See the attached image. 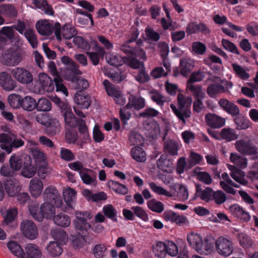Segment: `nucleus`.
<instances>
[{
  "label": "nucleus",
  "instance_id": "obj_1",
  "mask_svg": "<svg viewBox=\"0 0 258 258\" xmlns=\"http://www.w3.org/2000/svg\"><path fill=\"white\" fill-rule=\"evenodd\" d=\"M118 48L128 56L139 57L142 59H146L145 51L139 47L137 44L134 45L131 42V41H126L123 43L119 44Z\"/></svg>",
  "mask_w": 258,
  "mask_h": 258
},
{
  "label": "nucleus",
  "instance_id": "obj_2",
  "mask_svg": "<svg viewBox=\"0 0 258 258\" xmlns=\"http://www.w3.org/2000/svg\"><path fill=\"white\" fill-rule=\"evenodd\" d=\"M55 35L58 41H61V35L66 39H71L77 34V31L75 27L71 23H66L62 29L59 23L55 24Z\"/></svg>",
  "mask_w": 258,
  "mask_h": 258
},
{
  "label": "nucleus",
  "instance_id": "obj_3",
  "mask_svg": "<svg viewBox=\"0 0 258 258\" xmlns=\"http://www.w3.org/2000/svg\"><path fill=\"white\" fill-rule=\"evenodd\" d=\"M45 202L55 205L56 208H59L62 204V198L56 188L50 185L44 190L43 194Z\"/></svg>",
  "mask_w": 258,
  "mask_h": 258
},
{
  "label": "nucleus",
  "instance_id": "obj_4",
  "mask_svg": "<svg viewBox=\"0 0 258 258\" xmlns=\"http://www.w3.org/2000/svg\"><path fill=\"white\" fill-rule=\"evenodd\" d=\"M11 75L19 83L22 84H30L33 81L32 73L28 70L21 67L12 69Z\"/></svg>",
  "mask_w": 258,
  "mask_h": 258
},
{
  "label": "nucleus",
  "instance_id": "obj_5",
  "mask_svg": "<svg viewBox=\"0 0 258 258\" xmlns=\"http://www.w3.org/2000/svg\"><path fill=\"white\" fill-rule=\"evenodd\" d=\"M61 61L64 65L67 66L66 74L67 75V74H69L67 76L68 79L75 80L76 79L75 75L82 74L81 71L79 69V66L68 56H62Z\"/></svg>",
  "mask_w": 258,
  "mask_h": 258
},
{
  "label": "nucleus",
  "instance_id": "obj_6",
  "mask_svg": "<svg viewBox=\"0 0 258 258\" xmlns=\"http://www.w3.org/2000/svg\"><path fill=\"white\" fill-rule=\"evenodd\" d=\"M215 244L217 252L224 256H228L233 251L232 242L222 236L217 238Z\"/></svg>",
  "mask_w": 258,
  "mask_h": 258
},
{
  "label": "nucleus",
  "instance_id": "obj_7",
  "mask_svg": "<svg viewBox=\"0 0 258 258\" xmlns=\"http://www.w3.org/2000/svg\"><path fill=\"white\" fill-rule=\"evenodd\" d=\"M38 91L51 92L54 90V81L47 75L40 73L38 76Z\"/></svg>",
  "mask_w": 258,
  "mask_h": 258
},
{
  "label": "nucleus",
  "instance_id": "obj_8",
  "mask_svg": "<svg viewBox=\"0 0 258 258\" xmlns=\"http://www.w3.org/2000/svg\"><path fill=\"white\" fill-rule=\"evenodd\" d=\"M21 228L24 236L30 239H35L38 235L37 226L30 220L23 221Z\"/></svg>",
  "mask_w": 258,
  "mask_h": 258
},
{
  "label": "nucleus",
  "instance_id": "obj_9",
  "mask_svg": "<svg viewBox=\"0 0 258 258\" xmlns=\"http://www.w3.org/2000/svg\"><path fill=\"white\" fill-rule=\"evenodd\" d=\"M29 155L26 154H12L9 159V165L16 172L20 171L23 167L24 162L27 160Z\"/></svg>",
  "mask_w": 258,
  "mask_h": 258
},
{
  "label": "nucleus",
  "instance_id": "obj_10",
  "mask_svg": "<svg viewBox=\"0 0 258 258\" xmlns=\"http://www.w3.org/2000/svg\"><path fill=\"white\" fill-rule=\"evenodd\" d=\"M235 146L238 151L244 155H255L257 154V148L249 142L244 140L237 141Z\"/></svg>",
  "mask_w": 258,
  "mask_h": 258
},
{
  "label": "nucleus",
  "instance_id": "obj_11",
  "mask_svg": "<svg viewBox=\"0 0 258 258\" xmlns=\"http://www.w3.org/2000/svg\"><path fill=\"white\" fill-rule=\"evenodd\" d=\"M218 104L223 110L232 117L238 115L240 113L238 107L227 99H220L218 101Z\"/></svg>",
  "mask_w": 258,
  "mask_h": 258
},
{
  "label": "nucleus",
  "instance_id": "obj_12",
  "mask_svg": "<svg viewBox=\"0 0 258 258\" xmlns=\"http://www.w3.org/2000/svg\"><path fill=\"white\" fill-rule=\"evenodd\" d=\"M74 101L79 107L87 109L90 105V96L84 90L77 92L74 96Z\"/></svg>",
  "mask_w": 258,
  "mask_h": 258
},
{
  "label": "nucleus",
  "instance_id": "obj_13",
  "mask_svg": "<svg viewBox=\"0 0 258 258\" xmlns=\"http://www.w3.org/2000/svg\"><path fill=\"white\" fill-rule=\"evenodd\" d=\"M207 125L212 128H219L225 124V118L214 113H209L205 115Z\"/></svg>",
  "mask_w": 258,
  "mask_h": 258
},
{
  "label": "nucleus",
  "instance_id": "obj_14",
  "mask_svg": "<svg viewBox=\"0 0 258 258\" xmlns=\"http://www.w3.org/2000/svg\"><path fill=\"white\" fill-rule=\"evenodd\" d=\"M0 84L2 88L7 91H12L17 87L16 81L6 72L0 73Z\"/></svg>",
  "mask_w": 258,
  "mask_h": 258
},
{
  "label": "nucleus",
  "instance_id": "obj_15",
  "mask_svg": "<svg viewBox=\"0 0 258 258\" xmlns=\"http://www.w3.org/2000/svg\"><path fill=\"white\" fill-rule=\"evenodd\" d=\"M42 252L38 246L35 244H27L21 258H41Z\"/></svg>",
  "mask_w": 258,
  "mask_h": 258
},
{
  "label": "nucleus",
  "instance_id": "obj_16",
  "mask_svg": "<svg viewBox=\"0 0 258 258\" xmlns=\"http://www.w3.org/2000/svg\"><path fill=\"white\" fill-rule=\"evenodd\" d=\"M166 135L165 134L162 139L163 141H164L163 145L164 152L170 156L177 155L179 150L178 143L171 139H167L165 141Z\"/></svg>",
  "mask_w": 258,
  "mask_h": 258
},
{
  "label": "nucleus",
  "instance_id": "obj_17",
  "mask_svg": "<svg viewBox=\"0 0 258 258\" xmlns=\"http://www.w3.org/2000/svg\"><path fill=\"white\" fill-rule=\"evenodd\" d=\"M27 160L28 161L24 162L21 173L25 177L31 178L35 174L37 171V166L32 164V158L30 155L28 156Z\"/></svg>",
  "mask_w": 258,
  "mask_h": 258
},
{
  "label": "nucleus",
  "instance_id": "obj_18",
  "mask_svg": "<svg viewBox=\"0 0 258 258\" xmlns=\"http://www.w3.org/2000/svg\"><path fill=\"white\" fill-rule=\"evenodd\" d=\"M38 32L43 36H49L52 34L53 26L46 20H39L36 24Z\"/></svg>",
  "mask_w": 258,
  "mask_h": 258
},
{
  "label": "nucleus",
  "instance_id": "obj_19",
  "mask_svg": "<svg viewBox=\"0 0 258 258\" xmlns=\"http://www.w3.org/2000/svg\"><path fill=\"white\" fill-rule=\"evenodd\" d=\"M187 240L189 245L198 252L202 250L201 246L203 240L200 234L191 232L187 235Z\"/></svg>",
  "mask_w": 258,
  "mask_h": 258
},
{
  "label": "nucleus",
  "instance_id": "obj_20",
  "mask_svg": "<svg viewBox=\"0 0 258 258\" xmlns=\"http://www.w3.org/2000/svg\"><path fill=\"white\" fill-rule=\"evenodd\" d=\"M5 190L11 197L16 196L20 189L19 183L15 178L7 179L4 182Z\"/></svg>",
  "mask_w": 258,
  "mask_h": 258
},
{
  "label": "nucleus",
  "instance_id": "obj_21",
  "mask_svg": "<svg viewBox=\"0 0 258 258\" xmlns=\"http://www.w3.org/2000/svg\"><path fill=\"white\" fill-rule=\"evenodd\" d=\"M196 195L200 197L201 199L206 202L212 201V195L214 190L209 187H207L203 189L202 186L199 184H196Z\"/></svg>",
  "mask_w": 258,
  "mask_h": 258
},
{
  "label": "nucleus",
  "instance_id": "obj_22",
  "mask_svg": "<svg viewBox=\"0 0 258 258\" xmlns=\"http://www.w3.org/2000/svg\"><path fill=\"white\" fill-rule=\"evenodd\" d=\"M77 220L74 222L78 234L86 235L87 229L91 228V225L87 222V219L79 215L76 216Z\"/></svg>",
  "mask_w": 258,
  "mask_h": 258
},
{
  "label": "nucleus",
  "instance_id": "obj_23",
  "mask_svg": "<svg viewBox=\"0 0 258 258\" xmlns=\"http://www.w3.org/2000/svg\"><path fill=\"white\" fill-rule=\"evenodd\" d=\"M228 168L231 171L230 176L236 182L245 185L248 181L244 179V173L234 166L228 165Z\"/></svg>",
  "mask_w": 258,
  "mask_h": 258
},
{
  "label": "nucleus",
  "instance_id": "obj_24",
  "mask_svg": "<svg viewBox=\"0 0 258 258\" xmlns=\"http://www.w3.org/2000/svg\"><path fill=\"white\" fill-rule=\"evenodd\" d=\"M55 205L44 202L42 204L40 208V213L43 216V219L45 218L46 219H51L55 215Z\"/></svg>",
  "mask_w": 258,
  "mask_h": 258
},
{
  "label": "nucleus",
  "instance_id": "obj_25",
  "mask_svg": "<svg viewBox=\"0 0 258 258\" xmlns=\"http://www.w3.org/2000/svg\"><path fill=\"white\" fill-rule=\"evenodd\" d=\"M80 176L83 182L87 185L95 184L96 176L92 170L84 168L83 172H80Z\"/></svg>",
  "mask_w": 258,
  "mask_h": 258
},
{
  "label": "nucleus",
  "instance_id": "obj_26",
  "mask_svg": "<svg viewBox=\"0 0 258 258\" xmlns=\"http://www.w3.org/2000/svg\"><path fill=\"white\" fill-rule=\"evenodd\" d=\"M160 128L156 122H150L146 126L145 134L149 139H156L160 134Z\"/></svg>",
  "mask_w": 258,
  "mask_h": 258
},
{
  "label": "nucleus",
  "instance_id": "obj_27",
  "mask_svg": "<svg viewBox=\"0 0 258 258\" xmlns=\"http://www.w3.org/2000/svg\"><path fill=\"white\" fill-rule=\"evenodd\" d=\"M30 191L32 196L38 197L42 191L43 183L42 181L37 178H32L30 183Z\"/></svg>",
  "mask_w": 258,
  "mask_h": 258
},
{
  "label": "nucleus",
  "instance_id": "obj_28",
  "mask_svg": "<svg viewBox=\"0 0 258 258\" xmlns=\"http://www.w3.org/2000/svg\"><path fill=\"white\" fill-rule=\"evenodd\" d=\"M145 106V100L141 97L131 95L128 98V102L126 104L127 108H134L137 110L143 108Z\"/></svg>",
  "mask_w": 258,
  "mask_h": 258
},
{
  "label": "nucleus",
  "instance_id": "obj_29",
  "mask_svg": "<svg viewBox=\"0 0 258 258\" xmlns=\"http://www.w3.org/2000/svg\"><path fill=\"white\" fill-rule=\"evenodd\" d=\"M227 89L220 83H213L207 88V93L209 97L215 98L217 95L226 92Z\"/></svg>",
  "mask_w": 258,
  "mask_h": 258
},
{
  "label": "nucleus",
  "instance_id": "obj_30",
  "mask_svg": "<svg viewBox=\"0 0 258 258\" xmlns=\"http://www.w3.org/2000/svg\"><path fill=\"white\" fill-rule=\"evenodd\" d=\"M170 107L179 120L184 124L186 123V119L189 118L191 116L190 110H182L178 105L177 108L174 104H171Z\"/></svg>",
  "mask_w": 258,
  "mask_h": 258
},
{
  "label": "nucleus",
  "instance_id": "obj_31",
  "mask_svg": "<svg viewBox=\"0 0 258 258\" xmlns=\"http://www.w3.org/2000/svg\"><path fill=\"white\" fill-rule=\"evenodd\" d=\"M181 67L180 74L183 76H187L191 73L195 63L193 60L187 58H182L180 61Z\"/></svg>",
  "mask_w": 258,
  "mask_h": 258
},
{
  "label": "nucleus",
  "instance_id": "obj_32",
  "mask_svg": "<svg viewBox=\"0 0 258 258\" xmlns=\"http://www.w3.org/2000/svg\"><path fill=\"white\" fill-rule=\"evenodd\" d=\"M234 118L236 124V128L238 130H246L250 126L251 124L249 119L242 114H238Z\"/></svg>",
  "mask_w": 258,
  "mask_h": 258
},
{
  "label": "nucleus",
  "instance_id": "obj_33",
  "mask_svg": "<svg viewBox=\"0 0 258 258\" xmlns=\"http://www.w3.org/2000/svg\"><path fill=\"white\" fill-rule=\"evenodd\" d=\"M107 186L117 194L125 195L128 192V189L127 186L113 180L108 181Z\"/></svg>",
  "mask_w": 258,
  "mask_h": 258
},
{
  "label": "nucleus",
  "instance_id": "obj_34",
  "mask_svg": "<svg viewBox=\"0 0 258 258\" xmlns=\"http://www.w3.org/2000/svg\"><path fill=\"white\" fill-rule=\"evenodd\" d=\"M24 145V141L21 138L16 136L11 137V141L9 142L8 146H4L6 149V153L8 154L11 153L13 150L17 149Z\"/></svg>",
  "mask_w": 258,
  "mask_h": 258
},
{
  "label": "nucleus",
  "instance_id": "obj_35",
  "mask_svg": "<svg viewBox=\"0 0 258 258\" xmlns=\"http://www.w3.org/2000/svg\"><path fill=\"white\" fill-rule=\"evenodd\" d=\"M46 249L53 257L60 255L63 251L62 245L58 241H50L46 247Z\"/></svg>",
  "mask_w": 258,
  "mask_h": 258
},
{
  "label": "nucleus",
  "instance_id": "obj_36",
  "mask_svg": "<svg viewBox=\"0 0 258 258\" xmlns=\"http://www.w3.org/2000/svg\"><path fill=\"white\" fill-rule=\"evenodd\" d=\"M5 63L8 66H13L19 62V56L16 52L12 50H8L4 55Z\"/></svg>",
  "mask_w": 258,
  "mask_h": 258
},
{
  "label": "nucleus",
  "instance_id": "obj_37",
  "mask_svg": "<svg viewBox=\"0 0 258 258\" xmlns=\"http://www.w3.org/2000/svg\"><path fill=\"white\" fill-rule=\"evenodd\" d=\"M131 155L133 158L138 162H143L146 160V154L145 151L139 146L132 148Z\"/></svg>",
  "mask_w": 258,
  "mask_h": 258
},
{
  "label": "nucleus",
  "instance_id": "obj_38",
  "mask_svg": "<svg viewBox=\"0 0 258 258\" xmlns=\"http://www.w3.org/2000/svg\"><path fill=\"white\" fill-rule=\"evenodd\" d=\"M102 212L104 216L107 218L111 220L113 222H117V212L112 205L108 204L104 206L103 207Z\"/></svg>",
  "mask_w": 258,
  "mask_h": 258
},
{
  "label": "nucleus",
  "instance_id": "obj_39",
  "mask_svg": "<svg viewBox=\"0 0 258 258\" xmlns=\"http://www.w3.org/2000/svg\"><path fill=\"white\" fill-rule=\"evenodd\" d=\"M53 218L54 223L61 227H68L71 223V220L69 216L63 213L54 215Z\"/></svg>",
  "mask_w": 258,
  "mask_h": 258
},
{
  "label": "nucleus",
  "instance_id": "obj_40",
  "mask_svg": "<svg viewBox=\"0 0 258 258\" xmlns=\"http://www.w3.org/2000/svg\"><path fill=\"white\" fill-rule=\"evenodd\" d=\"M135 56L123 57V62L133 69H138L144 67L143 62L140 61Z\"/></svg>",
  "mask_w": 258,
  "mask_h": 258
},
{
  "label": "nucleus",
  "instance_id": "obj_41",
  "mask_svg": "<svg viewBox=\"0 0 258 258\" xmlns=\"http://www.w3.org/2000/svg\"><path fill=\"white\" fill-rule=\"evenodd\" d=\"M77 192L72 188L69 187L63 192V197L67 205L72 208V203L76 199Z\"/></svg>",
  "mask_w": 258,
  "mask_h": 258
},
{
  "label": "nucleus",
  "instance_id": "obj_42",
  "mask_svg": "<svg viewBox=\"0 0 258 258\" xmlns=\"http://www.w3.org/2000/svg\"><path fill=\"white\" fill-rule=\"evenodd\" d=\"M167 250L166 241L165 242L159 241L153 246V253L159 258H163L166 256Z\"/></svg>",
  "mask_w": 258,
  "mask_h": 258
},
{
  "label": "nucleus",
  "instance_id": "obj_43",
  "mask_svg": "<svg viewBox=\"0 0 258 258\" xmlns=\"http://www.w3.org/2000/svg\"><path fill=\"white\" fill-rule=\"evenodd\" d=\"M219 135L222 139L226 140L227 142H230L237 138L235 131L230 128H223Z\"/></svg>",
  "mask_w": 258,
  "mask_h": 258
},
{
  "label": "nucleus",
  "instance_id": "obj_44",
  "mask_svg": "<svg viewBox=\"0 0 258 258\" xmlns=\"http://www.w3.org/2000/svg\"><path fill=\"white\" fill-rule=\"evenodd\" d=\"M231 65L234 73L241 80H247L249 78V74L246 72L244 68L236 63H233Z\"/></svg>",
  "mask_w": 258,
  "mask_h": 258
},
{
  "label": "nucleus",
  "instance_id": "obj_45",
  "mask_svg": "<svg viewBox=\"0 0 258 258\" xmlns=\"http://www.w3.org/2000/svg\"><path fill=\"white\" fill-rule=\"evenodd\" d=\"M66 124L70 127H75L79 123L80 119L77 118L73 112H69L68 111L67 113H64L63 115Z\"/></svg>",
  "mask_w": 258,
  "mask_h": 258
},
{
  "label": "nucleus",
  "instance_id": "obj_46",
  "mask_svg": "<svg viewBox=\"0 0 258 258\" xmlns=\"http://www.w3.org/2000/svg\"><path fill=\"white\" fill-rule=\"evenodd\" d=\"M148 208L153 212L161 213L164 210L163 203L153 199L147 202Z\"/></svg>",
  "mask_w": 258,
  "mask_h": 258
},
{
  "label": "nucleus",
  "instance_id": "obj_47",
  "mask_svg": "<svg viewBox=\"0 0 258 258\" xmlns=\"http://www.w3.org/2000/svg\"><path fill=\"white\" fill-rule=\"evenodd\" d=\"M7 245L13 254L20 258L21 257L24 249L19 243L15 241H10L7 243Z\"/></svg>",
  "mask_w": 258,
  "mask_h": 258
},
{
  "label": "nucleus",
  "instance_id": "obj_48",
  "mask_svg": "<svg viewBox=\"0 0 258 258\" xmlns=\"http://www.w3.org/2000/svg\"><path fill=\"white\" fill-rule=\"evenodd\" d=\"M51 234L53 238L61 245L66 244L68 241V234L63 230H55L51 232Z\"/></svg>",
  "mask_w": 258,
  "mask_h": 258
},
{
  "label": "nucleus",
  "instance_id": "obj_49",
  "mask_svg": "<svg viewBox=\"0 0 258 258\" xmlns=\"http://www.w3.org/2000/svg\"><path fill=\"white\" fill-rule=\"evenodd\" d=\"M65 139L67 143L70 144H76L77 146L78 139V134L77 132L73 129H67L65 134Z\"/></svg>",
  "mask_w": 258,
  "mask_h": 258
},
{
  "label": "nucleus",
  "instance_id": "obj_50",
  "mask_svg": "<svg viewBox=\"0 0 258 258\" xmlns=\"http://www.w3.org/2000/svg\"><path fill=\"white\" fill-rule=\"evenodd\" d=\"M21 107L25 110L32 111L36 107L35 100L29 96L22 98Z\"/></svg>",
  "mask_w": 258,
  "mask_h": 258
},
{
  "label": "nucleus",
  "instance_id": "obj_51",
  "mask_svg": "<svg viewBox=\"0 0 258 258\" xmlns=\"http://www.w3.org/2000/svg\"><path fill=\"white\" fill-rule=\"evenodd\" d=\"M59 157L66 162H71L76 159L75 155L72 150L64 147L60 148Z\"/></svg>",
  "mask_w": 258,
  "mask_h": 258
},
{
  "label": "nucleus",
  "instance_id": "obj_52",
  "mask_svg": "<svg viewBox=\"0 0 258 258\" xmlns=\"http://www.w3.org/2000/svg\"><path fill=\"white\" fill-rule=\"evenodd\" d=\"M51 108V101L45 98H42L38 100L36 103V109L40 111H48Z\"/></svg>",
  "mask_w": 258,
  "mask_h": 258
},
{
  "label": "nucleus",
  "instance_id": "obj_53",
  "mask_svg": "<svg viewBox=\"0 0 258 258\" xmlns=\"http://www.w3.org/2000/svg\"><path fill=\"white\" fill-rule=\"evenodd\" d=\"M53 81L56 92L61 93L62 94L67 96L68 95V92L67 88L63 84V81L62 78L60 76L53 78Z\"/></svg>",
  "mask_w": 258,
  "mask_h": 258
},
{
  "label": "nucleus",
  "instance_id": "obj_54",
  "mask_svg": "<svg viewBox=\"0 0 258 258\" xmlns=\"http://www.w3.org/2000/svg\"><path fill=\"white\" fill-rule=\"evenodd\" d=\"M24 35L33 48L37 47L38 41L35 31L32 29H27Z\"/></svg>",
  "mask_w": 258,
  "mask_h": 258
},
{
  "label": "nucleus",
  "instance_id": "obj_55",
  "mask_svg": "<svg viewBox=\"0 0 258 258\" xmlns=\"http://www.w3.org/2000/svg\"><path fill=\"white\" fill-rule=\"evenodd\" d=\"M193 83L187 82V88L190 91L195 98H204V93L202 91V88L200 85H194Z\"/></svg>",
  "mask_w": 258,
  "mask_h": 258
},
{
  "label": "nucleus",
  "instance_id": "obj_56",
  "mask_svg": "<svg viewBox=\"0 0 258 258\" xmlns=\"http://www.w3.org/2000/svg\"><path fill=\"white\" fill-rule=\"evenodd\" d=\"M8 101L13 108H19L21 107L22 98L19 95L13 94L8 96Z\"/></svg>",
  "mask_w": 258,
  "mask_h": 258
},
{
  "label": "nucleus",
  "instance_id": "obj_57",
  "mask_svg": "<svg viewBox=\"0 0 258 258\" xmlns=\"http://www.w3.org/2000/svg\"><path fill=\"white\" fill-rule=\"evenodd\" d=\"M107 249L102 244H96L93 249V253L95 258H104L106 254Z\"/></svg>",
  "mask_w": 258,
  "mask_h": 258
},
{
  "label": "nucleus",
  "instance_id": "obj_58",
  "mask_svg": "<svg viewBox=\"0 0 258 258\" xmlns=\"http://www.w3.org/2000/svg\"><path fill=\"white\" fill-rule=\"evenodd\" d=\"M84 234H79L72 236L73 246L76 248H81L85 245L86 239Z\"/></svg>",
  "mask_w": 258,
  "mask_h": 258
},
{
  "label": "nucleus",
  "instance_id": "obj_59",
  "mask_svg": "<svg viewBox=\"0 0 258 258\" xmlns=\"http://www.w3.org/2000/svg\"><path fill=\"white\" fill-rule=\"evenodd\" d=\"M17 214V210L15 208L8 210L6 211V215L4 216V222L6 225H9L15 220Z\"/></svg>",
  "mask_w": 258,
  "mask_h": 258
},
{
  "label": "nucleus",
  "instance_id": "obj_60",
  "mask_svg": "<svg viewBox=\"0 0 258 258\" xmlns=\"http://www.w3.org/2000/svg\"><path fill=\"white\" fill-rule=\"evenodd\" d=\"M74 43L77 45L80 48L88 50L90 48V45L89 42L85 40L83 37L78 36L74 37L73 38Z\"/></svg>",
  "mask_w": 258,
  "mask_h": 258
},
{
  "label": "nucleus",
  "instance_id": "obj_61",
  "mask_svg": "<svg viewBox=\"0 0 258 258\" xmlns=\"http://www.w3.org/2000/svg\"><path fill=\"white\" fill-rule=\"evenodd\" d=\"M221 43L223 47L226 50L238 55L240 54L237 46L229 40L222 39Z\"/></svg>",
  "mask_w": 258,
  "mask_h": 258
},
{
  "label": "nucleus",
  "instance_id": "obj_62",
  "mask_svg": "<svg viewBox=\"0 0 258 258\" xmlns=\"http://www.w3.org/2000/svg\"><path fill=\"white\" fill-rule=\"evenodd\" d=\"M129 142L131 145H142L144 143L143 137L137 132H132L129 137Z\"/></svg>",
  "mask_w": 258,
  "mask_h": 258
},
{
  "label": "nucleus",
  "instance_id": "obj_63",
  "mask_svg": "<svg viewBox=\"0 0 258 258\" xmlns=\"http://www.w3.org/2000/svg\"><path fill=\"white\" fill-rule=\"evenodd\" d=\"M31 155L33 156L34 159L37 162L40 163L45 162V157L44 153L37 148H30Z\"/></svg>",
  "mask_w": 258,
  "mask_h": 258
},
{
  "label": "nucleus",
  "instance_id": "obj_64",
  "mask_svg": "<svg viewBox=\"0 0 258 258\" xmlns=\"http://www.w3.org/2000/svg\"><path fill=\"white\" fill-rule=\"evenodd\" d=\"M212 199L217 205H221L226 201V196L221 190L214 191Z\"/></svg>",
  "mask_w": 258,
  "mask_h": 258
}]
</instances>
